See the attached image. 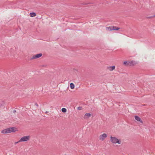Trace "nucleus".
I'll return each mask as SVG.
<instances>
[{
    "label": "nucleus",
    "instance_id": "obj_1",
    "mask_svg": "<svg viewBox=\"0 0 155 155\" xmlns=\"http://www.w3.org/2000/svg\"><path fill=\"white\" fill-rule=\"evenodd\" d=\"M110 141L112 143H118L120 144L121 143L120 140L118 139L116 137H113L112 136L110 137Z\"/></svg>",
    "mask_w": 155,
    "mask_h": 155
},
{
    "label": "nucleus",
    "instance_id": "obj_2",
    "mask_svg": "<svg viewBox=\"0 0 155 155\" xmlns=\"http://www.w3.org/2000/svg\"><path fill=\"white\" fill-rule=\"evenodd\" d=\"M30 137V136H24L21 138L18 142L27 141L29 140Z\"/></svg>",
    "mask_w": 155,
    "mask_h": 155
},
{
    "label": "nucleus",
    "instance_id": "obj_3",
    "mask_svg": "<svg viewBox=\"0 0 155 155\" xmlns=\"http://www.w3.org/2000/svg\"><path fill=\"white\" fill-rule=\"evenodd\" d=\"M119 28H118L116 26H109L108 27H106V29L107 30H110V31H111L113 30H119Z\"/></svg>",
    "mask_w": 155,
    "mask_h": 155
},
{
    "label": "nucleus",
    "instance_id": "obj_4",
    "mask_svg": "<svg viewBox=\"0 0 155 155\" xmlns=\"http://www.w3.org/2000/svg\"><path fill=\"white\" fill-rule=\"evenodd\" d=\"M42 54L41 53L37 54L36 55H33V56L30 59L33 60L37 58H38L41 57L42 56Z\"/></svg>",
    "mask_w": 155,
    "mask_h": 155
},
{
    "label": "nucleus",
    "instance_id": "obj_5",
    "mask_svg": "<svg viewBox=\"0 0 155 155\" xmlns=\"http://www.w3.org/2000/svg\"><path fill=\"white\" fill-rule=\"evenodd\" d=\"M2 133L3 134H7L11 133L10 128L3 130L2 131Z\"/></svg>",
    "mask_w": 155,
    "mask_h": 155
},
{
    "label": "nucleus",
    "instance_id": "obj_6",
    "mask_svg": "<svg viewBox=\"0 0 155 155\" xmlns=\"http://www.w3.org/2000/svg\"><path fill=\"white\" fill-rule=\"evenodd\" d=\"M107 137V135L106 134L104 133L103 134L101 135L100 136V140H103Z\"/></svg>",
    "mask_w": 155,
    "mask_h": 155
},
{
    "label": "nucleus",
    "instance_id": "obj_7",
    "mask_svg": "<svg viewBox=\"0 0 155 155\" xmlns=\"http://www.w3.org/2000/svg\"><path fill=\"white\" fill-rule=\"evenodd\" d=\"M91 116V114L90 113H86L84 114V118L85 119H87Z\"/></svg>",
    "mask_w": 155,
    "mask_h": 155
},
{
    "label": "nucleus",
    "instance_id": "obj_8",
    "mask_svg": "<svg viewBox=\"0 0 155 155\" xmlns=\"http://www.w3.org/2000/svg\"><path fill=\"white\" fill-rule=\"evenodd\" d=\"M135 119L137 121H140L141 123H143L142 121L141 120L140 118L138 116H135Z\"/></svg>",
    "mask_w": 155,
    "mask_h": 155
},
{
    "label": "nucleus",
    "instance_id": "obj_9",
    "mask_svg": "<svg viewBox=\"0 0 155 155\" xmlns=\"http://www.w3.org/2000/svg\"><path fill=\"white\" fill-rule=\"evenodd\" d=\"M135 64L134 61H131L130 62L128 61L127 64L129 65V66H131V65H134Z\"/></svg>",
    "mask_w": 155,
    "mask_h": 155
},
{
    "label": "nucleus",
    "instance_id": "obj_10",
    "mask_svg": "<svg viewBox=\"0 0 155 155\" xmlns=\"http://www.w3.org/2000/svg\"><path fill=\"white\" fill-rule=\"evenodd\" d=\"M10 132H15L16 130V128L15 127H10Z\"/></svg>",
    "mask_w": 155,
    "mask_h": 155
},
{
    "label": "nucleus",
    "instance_id": "obj_11",
    "mask_svg": "<svg viewBox=\"0 0 155 155\" xmlns=\"http://www.w3.org/2000/svg\"><path fill=\"white\" fill-rule=\"evenodd\" d=\"M30 15L31 17H35L36 15V14L35 12H31L30 13Z\"/></svg>",
    "mask_w": 155,
    "mask_h": 155
},
{
    "label": "nucleus",
    "instance_id": "obj_12",
    "mask_svg": "<svg viewBox=\"0 0 155 155\" xmlns=\"http://www.w3.org/2000/svg\"><path fill=\"white\" fill-rule=\"evenodd\" d=\"M115 66H110L109 67V69L110 70V71H112L114 70L115 69Z\"/></svg>",
    "mask_w": 155,
    "mask_h": 155
},
{
    "label": "nucleus",
    "instance_id": "obj_13",
    "mask_svg": "<svg viewBox=\"0 0 155 155\" xmlns=\"http://www.w3.org/2000/svg\"><path fill=\"white\" fill-rule=\"evenodd\" d=\"M70 87L71 89H73L74 87V85L73 83H71L70 84Z\"/></svg>",
    "mask_w": 155,
    "mask_h": 155
},
{
    "label": "nucleus",
    "instance_id": "obj_14",
    "mask_svg": "<svg viewBox=\"0 0 155 155\" xmlns=\"http://www.w3.org/2000/svg\"><path fill=\"white\" fill-rule=\"evenodd\" d=\"M61 111L63 113H65V112H66L67 110L65 108H63L61 109Z\"/></svg>",
    "mask_w": 155,
    "mask_h": 155
},
{
    "label": "nucleus",
    "instance_id": "obj_15",
    "mask_svg": "<svg viewBox=\"0 0 155 155\" xmlns=\"http://www.w3.org/2000/svg\"><path fill=\"white\" fill-rule=\"evenodd\" d=\"M128 61H125L124 62V65H126L127 66H129V65L127 64Z\"/></svg>",
    "mask_w": 155,
    "mask_h": 155
},
{
    "label": "nucleus",
    "instance_id": "obj_16",
    "mask_svg": "<svg viewBox=\"0 0 155 155\" xmlns=\"http://www.w3.org/2000/svg\"><path fill=\"white\" fill-rule=\"evenodd\" d=\"M82 109V108L81 107H78V110H81Z\"/></svg>",
    "mask_w": 155,
    "mask_h": 155
},
{
    "label": "nucleus",
    "instance_id": "obj_17",
    "mask_svg": "<svg viewBox=\"0 0 155 155\" xmlns=\"http://www.w3.org/2000/svg\"><path fill=\"white\" fill-rule=\"evenodd\" d=\"M153 17H154V16H152L149 17H148V18H153Z\"/></svg>",
    "mask_w": 155,
    "mask_h": 155
},
{
    "label": "nucleus",
    "instance_id": "obj_18",
    "mask_svg": "<svg viewBox=\"0 0 155 155\" xmlns=\"http://www.w3.org/2000/svg\"><path fill=\"white\" fill-rule=\"evenodd\" d=\"M13 112L14 113H15L16 112V110H13Z\"/></svg>",
    "mask_w": 155,
    "mask_h": 155
},
{
    "label": "nucleus",
    "instance_id": "obj_19",
    "mask_svg": "<svg viewBox=\"0 0 155 155\" xmlns=\"http://www.w3.org/2000/svg\"><path fill=\"white\" fill-rule=\"evenodd\" d=\"M35 105L36 106H37V107H38V104L37 103H35Z\"/></svg>",
    "mask_w": 155,
    "mask_h": 155
},
{
    "label": "nucleus",
    "instance_id": "obj_20",
    "mask_svg": "<svg viewBox=\"0 0 155 155\" xmlns=\"http://www.w3.org/2000/svg\"><path fill=\"white\" fill-rule=\"evenodd\" d=\"M18 142H18H15V144H16Z\"/></svg>",
    "mask_w": 155,
    "mask_h": 155
},
{
    "label": "nucleus",
    "instance_id": "obj_21",
    "mask_svg": "<svg viewBox=\"0 0 155 155\" xmlns=\"http://www.w3.org/2000/svg\"><path fill=\"white\" fill-rule=\"evenodd\" d=\"M48 113H49V112L48 111H46L45 112V114H47Z\"/></svg>",
    "mask_w": 155,
    "mask_h": 155
},
{
    "label": "nucleus",
    "instance_id": "obj_22",
    "mask_svg": "<svg viewBox=\"0 0 155 155\" xmlns=\"http://www.w3.org/2000/svg\"><path fill=\"white\" fill-rule=\"evenodd\" d=\"M2 106V104H1L0 103V107L1 106Z\"/></svg>",
    "mask_w": 155,
    "mask_h": 155
},
{
    "label": "nucleus",
    "instance_id": "obj_23",
    "mask_svg": "<svg viewBox=\"0 0 155 155\" xmlns=\"http://www.w3.org/2000/svg\"><path fill=\"white\" fill-rule=\"evenodd\" d=\"M87 4V3H84L83 4L84 5H87V4Z\"/></svg>",
    "mask_w": 155,
    "mask_h": 155
},
{
    "label": "nucleus",
    "instance_id": "obj_24",
    "mask_svg": "<svg viewBox=\"0 0 155 155\" xmlns=\"http://www.w3.org/2000/svg\"><path fill=\"white\" fill-rule=\"evenodd\" d=\"M153 16H154V17H155V15H153Z\"/></svg>",
    "mask_w": 155,
    "mask_h": 155
}]
</instances>
